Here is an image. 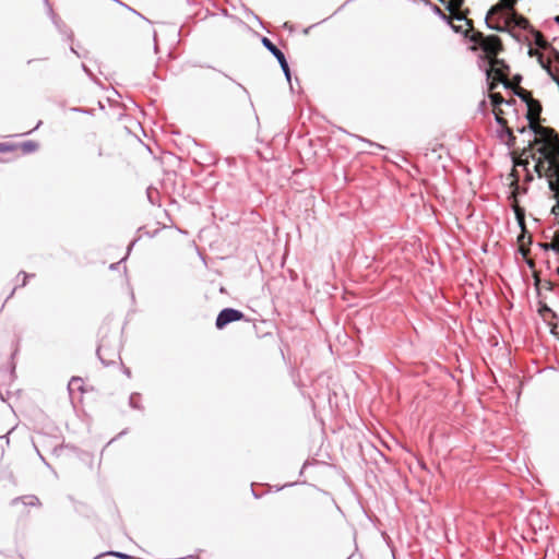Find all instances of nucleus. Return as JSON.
Segmentation results:
<instances>
[{
    "label": "nucleus",
    "instance_id": "6ab92c4d",
    "mask_svg": "<svg viewBox=\"0 0 559 559\" xmlns=\"http://www.w3.org/2000/svg\"><path fill=\"white\" fill-rule=\"evenodd\" d=\"M501 11H503L502 7L500 3H497L495 4L493 7H491V9L489 10L488 12V16L490 15H495V14H498L500 13Z\"/></svg>",
    "mask_w": 559,
    "mask_h": 559
},
{
    "label": "nucleus",
    "instance_id": "6e6552de",
    "mask_svg": "<svg viewBox=\"0 0 559 559\" xmlns=\"http://www.w3.org/2000/svg\"><path fill=\"white\" fill-rule=\"evenodd\" d=\"M262 41L263 45L273 53V58L278 60L283 71L289 79V68L284 53L269 38L264 37Z\"/></svg>",
    "mask_w": 559,
    "mask_h": 559
},
{
    "label": "nucleus",
    "instance_id": "9b49d317",
    "mask_svg": "<svg viewBox=\"0 0 559 559\" xmlns=\"http://www.w3.org/2000/svg\"><path fill=\"white\" fill-rule=\"evenodd\" d=\"M15 146L16 150L21 151L22 153H32L38 148V144L34 141H26Z\"/></svg>",
    "mask_w": 559,
    "mask_h": 559
},
{
    "label": "nucleus",
    "instance_id": "4be33fe9",
    "mask_svg": "<svg viewBox=\"0 0 559 559\" xmlns=\"http://www.w3.org/2000/svg\"><path fill=\"white\" fill-rule=\"evenodd\" d=\"M81 383H82L81 379H72V381L70 382V385H72V386L78 385L79 389H82Z\"/></svg>",
    "mask_w": 559,
    "mask_h": 559
},
{
    "label": "nucleus",
    "instance_id": "c756f323",
    "mask_svg": "<svg viewBox=\"0 0 559 559\" xmlns=\"http://www.w3.org/2000/svg\"><path fill=\"white\" fill-rule=\"evenodd\" d=\"M556 22H558V23H559V15H558V16H556Z\"/></svg>",
    "mask_w": 559,
    "mask_h": 559
},
{
    "label": "nucleus",
    "instance_id": "dca6fc26",
    "mask_svg": "<svg viewBox=\"0 0 559 559\" xmlns=\"http://www.w3.org/2000/svg\"><path fill=\"white\" fill-rule=\"evenodd\" d=\"M486 37L483 33L480 32H475L472 37H471V40L474 41L475 44H477L480 48L483 47L485 40H486Z\"/></svg>",
    "mask_w": 559,
    "mask_h": 559
},
{
    "label": "nucleus",
    "instance_id": "f8f14e48",
    "mask_svg": "<svg viewBox=\"0 0 559 559\" xmlns=\"http://www.w3.org/2000/svg\"><path fill=\"white\" fill-rule=\"evenodd\" d=\"M533 35L536 46H538L540 49H547L549 47L548 41L539 31H534Z\"/></svg>",
    "mask_w": 559,
    "mask_h": 559
},
{
    "label": "nucleus",
    "instance_id": "7ed1b4c3",
    "mask_svg": "<svg viewBox=\"0 0 559 559\" xmlns=\"http://www.w3.org/2000/svg\"><path fill=\"white\" fill-rule=\"evenodd\" d=\"M299 497L305 504L313 509H318L321 504H326L331 509L335 508L334 503L325 495L316 489H307Z\"/></svg>",
    "mask_w": 559,
    "mask_h": 559
},
{
    "label": "nucleus",
    "instance_id": "bb28decb",
    "mask_svg": "<svg viewBox=\"0 0 559 559\" xmlns=\"http://www.w3.org/2000/svg\"><path fill=\"white\" fill-rule=\"evenodd\" d=\"M555 197L557 198V201H558L557 206L559 207V193H556V192H555Z\"/></svg>",
    "mask_w": 559,
    "mask_h": 559
},
{
    "label": "nucleus",
    "instance_id": "c85d7f7f",
    "mask_svg": "<svg viewBox=\"0 0 559 559\" xmlns=\"http://www.w3.org/2000/svg\"><path fill=\"white\" fill-rule=\"evenodd\" d=\"M104 555L96 556L94 559H100Z\"/></svg>",
    "mask_w": 559,
    "mask_h": 559
},
{
    "label": "nucleus",
    "instance_id": "423d86ee",
    "mask_svg": "<svg viewBox=\"0 0 559 559\" xmlns=\"http://www.w3.org/2000/svg\"><path fill=\"white\" fill-rule=\"evenodd\" d=\"M492 111L495 114L496 121L502 128V132L508 136L507 144L509 146H514L515 135L513 134V130L508 126V121L503 117V110L500 108V106H497V108L492 107Z\"/></svg>",
    "mask_w": 559,
    "mask_h": 559
},
{
    "label": "nucleus",
    "instance_id": "b1692460",
    "mask_svg": "<svg viewBox=\"0 0 559 559\" xmlns=\"http://www.w3.org/2000/svg\"><path fill=\"white\" fill-rule=\"evenodd\" d=\"M545 249H548V248H556V245L555 243H545L543 245Z\"/></svg>",
    "mask_w": 559,
    "mask_h": 559
},
{
    "label": "nucleus",
    "instance_id": "1a4fd4ad",
    "mask_svg": "<svg viewBox=\"0 0 559 559\" xmlns=\"http://www.w3.org/2000/svg\"><path fill=\"white\" fill-rule=\"evenodd\" d=\"M515 214H516V218L519 219L520 225L524 228V214H523V211L519 206H515ZM524 231L525 230L523 229V234L519 236L518 241L520 245L521 253L523 254V257H526L530 252V249L525 248Z\"/></svg>",
    "mask_w": 559,
    "mask_h": 559
},
{
    "label": "nucleus",
    "instance_id": "ddd939ff",
    "mask_svg": "<svg viewBox=\"0 0 559 559\" xmlns=\"http://www.w3.org/2000/svg\"><path fill=\"white\" fill-rule=\"evenodd\" d=\"M490 100L492 107L497 108V106H501L504 103V98L500 93H493V91H490Z\"/></svg>",
    "mask_w": 559,
    "mask_h": 559
},
{
    "label": "nucleus",
    "instance_id": "4468645a",
    "mask_svg": "<svg viewBox=\"0 0 559 559\" xmlns=\"http://www.w3.org/2000/svg\"><path fill=\"white\" fill-rule=\"evenodd\" d=\"M522 81V76L520 74H515L512 79H509L508 86H504L506 88H510L513 91V93L518 90L520 86V83Z\"/></svg>",
    "mask_w": 559,
    "mask_h": 559
},
{
    "label": "nucleus",
    "instance_id": "a878e982",
    "mask_svg": "<svg viewBox=\"0 0 559 559\" xmlns=\"http://www.w3.org/2000/svg\"><path fill=\"white\" fill-rule=\"evenodd\" d=\"M526 131V127L518 128V132L524 133Z\"/></svg>",
    "mask_w": 559,
    "mask_h": 559
},
{
    "label": "nucleus",
    "instance_id": "f03ea898",
    "mask_svg": "<svg viewBox=\"0 0 559 559\" xmlns=\"http://www.w3.org/2000/svg\"><path fill=\"white\" fill-rule=\"evenodd\" d=\"M489 64L490 68L487 70V78L491 79V82L489 83L488 90L493 91L498 83H502L503 86H508L510 67L506 61L497 57L489 61Z\"/></svg>",
    "mask_w": 559,
    "mask_h": 559
},
{
    "label": "nucleus",
    "instance_id": "7c9ffc66",
    "mask_svg": "<svg viewBox=\"0 0 559 559\" xmlns=\"http://www.w3.org/2000/svg\"><path fill=\"white\" fill-rule=\"evenodd\" d=\"M518 1H519V0H514V3L516 4V2H518Z\"/></svg>",
    "mask_w": 559,
    "mask_h": 559
},
{
    "label": "nucleus",
    "instance_id": "cd10ccee",
    "mask_svg": "<svg viewBox=\"0 0 559 559\" xmlns=\"http://www.w3.org/2000/svg\"><path fill=\"white\" fill-rule=\"evenodd\" d=\"M431 152L437 153V148L436 147L431 148Z\"/></svg>",
    "mask_w": 559,
    "mask_h": 559
},
{
    "label": "nucleus",
    "instance_id": "20e7f679",
    "mask_svg": "<svg viewBox=\"0 0 559 559\" xmlns=\"http://www.w3.org/2000/svg\"><path fill=\"white\" fill-rule=\"evenodd\" d=\"M481 49L486 53L488 61H491L492 59L497 58L498 55L503 50V44L499 36L489 35L486 37Z\"/></svg>",
    "mask_w": 559,
    "mask_h": 559
},
{
    "label": "nucleus",
    "instance_id": "9d476101",
    "mask_svg": "<svg viewBox=\"0 0 559 559\" xmlns=\"http://www.w3.org/2000/svg\"><path fill=\"white\" fill-rule=\"evenodd\" d=\"M13 504L19 508V511L20 512H23V509L21 507H33V508H38L40 506V501L37 497L35 496H27V497H23L21 499H16L14 500Z\"/></svg>",
    "mask_w": 559,
    "mask_h": 559
},
{
    "label": "nucleus",
    "instance_id": "aec40b11",
    "mask_svg": "<svg viewBox=\"0 0 559 559\" xmlns=\"http://www.w3.org/2000/svg\"><path fill=\"white\" fill-rule=\"evenodd\" d=\"M516 24L522 28H526L530 22L525 17L520 16L519 20L516 21Z\"/></svg>",
    "mask_w": 559,
    "mask_h": 559
},
{
    "label": "nucleus",
    "instance_id": "0eeeda50",
    "mask_svg": "<svg viewBox=\"0 0 559 559\" xmlns=\"http://www.w3.org/2000/svg\"><path fill=\"white\" fill-rule=\"evenodd\" d=\"M447 4V9L451 13L452 17L459 21H466L467 25L472 27V21L467 20L461 12L464 0H439Z\"/></svg>",
    "mask_w": 559,
    "mask_h": 559
},
{
    "label": "nucleus",
    "instance_id": "393cba45",
    "mask_svg": "<svg viewBox=\"0 0 559 559\" xmlns=\"http://www.w3.org/2000/svg\"><path fill=\"white\" fill-rule=\"evenodd\" d=\"M554 58L557 62H559V52L554 49Z\"/></svg>",
    "mask_w": 559,
    "mask_h": 559
},
{
    "label": "nucleus",
    "instance_id": "2eb2a0df",
    "mask_svg": "<svg viewBox=\"0 0 559 559\" xmlns=\"http://www.w3.org/2000/svg\"><path fill=\"white\" fill-rule=\"evenodd\" d=\"M514 94L519 96L522 100H524L526 104L530 102V99H534L532 97L531 92L524 90L523 87H518Z\"/></svg>",
    "mask_w": 559,
    "mask_h": 559
},
{
    "label": "nucleus",
    "instance_id": "a211bd4d",
    "mask_svg": "<svg viewBox=\"0 0 559 559\" xmlns=\"http://www.w3.org/2000/svg\"><path fill=\"white\" fill-rule=\"evenodd\" d=\"M16 151L15 144H9V143H0V152H11Z\"/></svg>",
    "mask_w": 559,
    "mask_h": 559
},
{
    "label": "nucleus",
    "instance_id": "412c9836",
    "mask_svg": "<svg viewBox=\"0 0 559 559\" xmlns=\"http://www.w3.org/2000/svg\"><path fill=\"white\" fill-rule=\"evenodd\" d=\"M107 555L116 556V557L121 558V559H132L128 555H124V554H121V552H116V551H110Z\"/></svg>",
    "mask_w": 559,
    "mask_h": 559
},
{
    "label": "nucleus",
    "instance_id": "f257e3e1",
    "mask_svg": "<svg viewBox=\"0 0 559 559\" xmlns=\"http://www.w3.org/2000/svg\"><path fill=\"white\" fill-rule=\"evenodd\" d=\"M526 105L528 127L535 136L523 147L522 156L525 158L515 164H527L530 157L536 159L535 170L538 176H546L550 190L559 193V135L554 129L540 126L542 105L537 99H530Z\"/></svg>",
    "mask_w": 559,
    "mask_h": 559
},
{
    "label": "nucleus",
    "instance_id": "f3484780",
    "mask_svg": "<svg viewBox=\"0 0 559 559\" xmlns=\"http://www.w3.org/2000/svg\"><path fill=\"white\" fill-rule=\"evenodd\" d=\"M503 10L514 11V0H500L499 2ZM515 14V12H513Z\"/></svg>",
    "mask_w": 559,
    "mask_h": 559
},
{
    "label": "nucleus",
    "instance_id": "5701e85b",
    "mask_svg": "<svg viewBox=\"0 0 559 559\" xmlns=\"http://www.w3.org/2000/svg\"><path fill=\"white\" fill-rule=\"evenodd\" d=\"M504 103L507 105H514L515 104V99L514 98H511V99H508V100L504 99Z\"/></svg>",
    "mask_w": 559,
    "mask_h": 559
},
{
    "label": "nucleus",
    "instance_id": "39448f33",
    "mask_svg": "<svg viewBox=\"0 0 559 559\" xmlns=\"http://www.w3.org/2000/svg\"><path fill=\"white\" fill-rule=\"evenodd\" d=\"M243 318H245V314L241 311L233 309V308H226V309H223L218 313V316L216 318L215 325L217 329L222 330L227 324H229L231 322L240 321Z\"/></svg>",
    "mask_w": 559,
    "mask_h": 559
}]
</instances>
